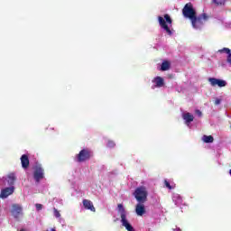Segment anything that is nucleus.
<instances>
[{
	"instance_id": "obj_5",
	"label": "nucleus",
	"mask_w": 231,
	"mask_h": 231,
	"mask_svg": "<svg viewBox=\"0 0 231 231\" xmlns=\"http://www.w3.org/2000/svg\"><path fill=\"white\" fill-rule=\"evenodd\" d=\"M182 15L186 19H189L191 21L194 19V16L197 15L196 9H194V5L192 3H188L184 5L182 9Z\"/></svg>"
},
{
	"instance_id": "obj_9",
	"label": "nucleus",
	"mask_w": 231,
	"mask_h": 231,
	"mask_svg": "<svg viewBox=\"0 0 231 231\" xmlns=\"http://www.w3.org/2000/svg\"><path fill=\"white\" fill-rule=\"evenodd\" d=\"M208 82H210L211 86L213 87L218 86V88H225L226 86V80L218 79L216 78H209Z\"/></svg>"
},
{
	"instance_id": "obj_30",
	"label": "nucleus",
	"mask_w": 231,
	"mask_h": 231,
	"mask_svg": "<svg viewBox=\"0 0 231 231\" xmlns=\"http://www.w3.org/2000/svg\"><path fill=\"white\" fill-rule=\"evenodd\" d=\"M51 231H57V230H55V228H51Z\"/></svg>"
},
{
	"instance_id": "obj_2",
	"label": "nucleus",
	"mask_w": 231,
	"mask_h": 231,
	"mask_svg": "<svg viewBox=\"0 0 231 231\" xmlns=\"http://www.w3.org/2000/svg\"><path fill=\"white\" fill-rule=\"evenodd\" d=\"M208 19H209V16L206 13H203L199 16L198 14H196L194 18L190 20L191 26H193V28H195L196 30H199V28H201L203 24H205L207 21H208Z\"/></svg>"
},
{
	"instance_id": "obj_18",
	"label": "nucleus",
	"mask_w": 231,
	"mask_h": 231,
	"mask_svg": "<svg viewBox=\"0 0 231 231\" xmlns=\"http://www.w3.org/2000/svg\"><path fill=\"white\" fill-rule=\"evenodd\" d=\"M16 180L17 178L15 177V174L10 173L8 175V180H7L8 185H11V186L14 185Z\"/></svg>"
},
{
	"instance_id": "obj_3",
	"label": "nucleus",
	"mask_w": 231,
	"mask_h": 231,
	"mask_svg": "<svg viewBox=\"0 0 231 231\" xmlns=\"http://www.w3.org/2000/svg\"><path fill=\"white\" fill-rule=\"evenodd\" d=\"M134 196L138 203H146L149 192L145 187L141 186L134 190Z\"/></svg>"
},
{
	"instance_id": "obj_17",
	"label": "nucleus",
	"mask_w": 231,
	"mask_h": 231,
	"mask_svg": "<svg viewBox=\"0 0 231 231\" xmlns=\"http://www.w3.org/2000/svg\"><path fill=\"white\" fill-rule=\"evenodd\" d=\"M171 69V62L164 60L161 65V71H169Z\"/></svg>"
},
{
	"instance_id": "obj_14",
	"label": "nucleus",
	"mask_w": 231,
	"mask_h": 231,
	"mask_svg": "<svg viewBox=\"0 0 231 231\" xmlns=\"http://www.w3.org/2000/svg\"><path fill=\"white\" fill-rule=\"evenodd\" d=\"M21 163H22L23 169H28V167H30V159L28 158V155L26 154L22 155Z\"/></svg>"
},
{
	"instance_id": "obj_23",
	"label": "nucleus",
	"mask_w": 231,
	"mask_h": 231,
	"mask_svg": "<svg viewBox=\"0 0 231 231\" xmlns=\"http://www.w3.org/2000/svg\"><path fill=\"white\" fill-rule=\"evenodd\" d=\"M55 217H60V212L58 211L57 208H53Z\"/></svg>"
},
{
	"instance_id": "obj_1",
	"label": "nucleus",
	"mask_w": 231,
	"mask_h": 231,
	"mask_svg": "<svg viewBox=\"0 0 231 231\" xmlns=\"http://www.w3.org/2000/svg\"><path fill=\"white\" fill-rule=\"evenodd\" d=\"M158 21L161 28H162V30L166 32L168 35H172V31L171 30V27H169V25L172 26V18H171V15L166 14H164V18L159 16Z\"/></svg>"
},
{
	"instance_id": "obj_19",
	"label": "nucleus",
	"mask_w": 231,
	"mask_h": 231,
	"mask_svg": "<svg viewBox=\"0 0 231 231\" xmlns=\"http://www.w3.org/2000/svg\"><path fill=\"white\" fill-rule=\"evenodd\" d=\"M202 140L205 143H214V137L212 135H203Z\"/></svg>"
},
{
	"instance_id": "obj_27",
	"label": "nucleus",
	"mask_w": 231,
	"mask_h": 231,
	"mask_svg": "<svg viewBox=\"0 0 231 231\" xmlns=\"http://www.w3.org/2000/svg\"><path fill=\"white\" fill-rule=\"evenodd\" d=\"M227 62H229V64H231V53H229L227 56Z\"/></svg>"
},
{
	"instance_id": "obj_11",
	"label": "nucleus",
	"mask_w": 231,
	"mask_h": 231,
	"mask_svg": "<svg viewBox=\"0 0 231 231\" xmlns=\"http://www.w3.org/2000/svg\"><path fill=\"white\" fill-rule=\"evenodd\" d=\"M83 207L86 210H90V212H97L93 202L89 199H83Z\"/></svg>"
},
{
	"instance_id": "obj_10",
	"label": "nucleus",
	"mask_w": 231,
	"mask_h": 231,
	"mask_svg": "<svg viewBox=\"0 0 231 231\" xmlns=\"http://www.w3.org/2000/svg\"><path fill=\"white\" fill-rule=\"evenodd\" d=\"M143 203L145 202H138L135 206V214L138 216H143V214L146 213L145 205Z\"/></svg>"
},
{
	"instance_id": "obj_29",
	"label": "nucleus",
	"mask_w": 231,
	"mask_h": 231,
	"mask_svg": "<svg viewBox=\"0 0 231 231\" xmlns=\"http://www.w3.org/2000/svg\"><path fill=\"white\" fill-rule=\"evenodd\" d=\"M174 231H181L180 228L173 229Z\"/></svg>"
},
{
	"instance_id": "obj_7",
	"label": "nucleus",
	"mask_w": 231,
	"mask_h": 231,
	"mask_svg": "<svg viewBox=\"0 0 231 231\" xmlns=\"http://www.w3.org/2000/svg\"><path fill=\"white\" fill-rule=\"evenodd\" d=\"M33 178L37 183L44 178V169L41 165H36L34 168Z\"/></svg>"
},
{
	"instance_id": "obj_6",
	"label": "nucleus",
	"mask_w": 231,
	"mask_h": 231,
	"mask_svg": "<svg viewBox=\"0 0 231 231\" xmlns=\"http://www.w3.org/2000/svg\"><path fill=\"white\" fill-rule=\"evenodd\" d=\"M11 214L14 219H19L23 216V207L19 204H13Z\"/></svg>"
},
{
	"instance_id": "obj_22",
	"label": "nucleus",
	"mask_w": 231,
	"mask_h": 231,
	"mask_svg": "<svg viewBox=\"0 0 231 231\" xmlns=\"http://www.w3.org/2000/svg\"><path fill=\"white\" fill-rule=\"evenodd\" d=\"M115 145H116L115 143V141H108L107 142V147H109L110 149H113V147H115Z\"/></svg>"
},
{
	"instance_id": "obj_20",
	"label": "nucleus",
	"mask_w": 231,
	"mask_h": 231,
	"mask_svg": "<svg viewBox=\"0 0 231 231\" xmlns=\"http://www.w3.org/2000/svg\"><path fill=\"white\" fill-rule=\"evenodd\" d=\"M212 2L217 6H225V5L226 4V0H212Z\"/></svg>"
},
{
	"instance_id": "obj_31",
	"label": "nucleus",
	"mask_w": 231,
	"mask_h": 231,
	"mask_svg": "<svg viewBox=\"0 0 231 231\" xmlns=\"http://www.w3.org/2000/svg\"><path fill=\"white\" fill-rule=\"evenodd\" d=\"M20 231H27L26 229H21Z\"/></svg>"
},
{
	"instance_id": "obj_12",
	"label": "nucleus",
	"mask_w": 231,
	"mask_h": 231,
	"mask_svg": "<svg viewBox=\"0 0 231 231\" xmlns=\"http://www.w3.org/2000/svg\"><path fill=\"white\" fill-rule=\"evenodd\" d=\"M152 82L155 84V88H163L165 86V80L160 76L155 77Z\"/></svg>"
},
{
	"instance_id": "obj_13",
	"label": "nucleus",
	"mask_w": 231,
	"mask_h": 231,
	"mask_svg": "<svg viewBox=\"0 0 231 231\" xmlns=\"http://www.w3.org/2000/svg\"><path fill=\"white\" fill-rule=\"evenodd\" d=\"M122 226H125V230L127 231H134V227L129 223V220H127V217L125 218H121Z\"/></svg>"
},
{
	"instance_id": "obj_8",
	"label": "nucleus",
	"mask_w": 231,
	"mask_h": 231,
	"mask_svg": "<svg viewBox=\"0 0 231 231\" xmlns=\"http://www.w3.org/2000/svg\"><path fill=\"white\" fill-rule=\"evenodd\" d=\"M14 190H15V187H14V186L3 189L1 190V194H0L1 199H6V198H8V196H12V194L14 192Z\"/></svg>"
},
{
	"instance_id": "obj_4",
	"label": "nucleus",
	"mask_w": 231,
	"mask_h": 231,
	"mask_svg": "<svg viewBox=\"0 0 231 231\" xmlns=\"http://www.w3.org/2000/svg\"><path fill=\"white\" fill-rule=\"evenodd\" d=\"M91 158H93V152L88 148L81 150L79 154L76 155L78 163H84V162H88Z\"/></svg>"
},
{
	"instance_id": "obj_26",
	"label": "nucleus",
	"mask_w": 231,
	"mask_h": 231,
	"mask_svg": "<svg viewBox=\"0 0 231 231\" xmlns=\"http://www.w3.org/2000/svg\"><path fill=\"white\" fill-rule=\"evenodd\" d=\"M223 51H226V53H227L228 55H230V49L228 48H224Z\"/></svg>"
},
{
	"instance_id": "obj_28",
	"label": "nucleus",
	"mask_w": 231,
	"mask_h": 231,
	"mask_svg": "<svg viewBox=\"0 0 231 231\" xmlns=\"http://www.w3.org/2000/svg\"><path fill=\"white\" fill-rule=\"evenodd\" d=\"M196 113H197V115H199V116H201V115H202L201 111H199V110H196Z\"/></svg>"
},
{
	"instance_id": "obj_16",
	"label": "nucleus",
	"mask_w": 231,
	"mask_h": 231,
	"mask_svg": "<svg viewBox=\"0 0 231 231\" xmlns=\"http://www.w3.org/2000/svg\"><path fill=\"white\" fill-rule=\"evenodd\" d=\"M183 120H185L186 124H190V122H194V116L190 113H186L182 116Z\"/></svg>"
},
{
	"instance_id": "obj_25",
	"label": "nucleus",
	"mask_w": 231,
	"mask_h": 231,
	"mask_svg": "<svg viewBox=\"0 0 231 231\" xmlns=\"http://www.w3.org/2000/svg\"><path fill=\"white\" fill-rule=\"evenodd\" d=\"M219 104H221V99L216 98L215 99V106H219Z\"/></svg>"
},
{
	"instance_id": "obj_21",
	"label": "nucleus",
	"mask_w": 231,
	"mask_h": 231,
	"mask_svg": "<svg viewBox=\"0 0 231 231\" xmlns=\"http://www.w3.org/2000/svg\"><path fill=\"white\" fill-rule=\"evenodd\" d=\"M164 185L170 190H172V189H174L172 186H171V183L167 180H164Z\"/></svg>"
},
{
	"instance_id": "obj_15",
	"label": "nucleus",
	"mask_w": 231,
	"mask_h": 231,
	"mask_svg": "<svg viewBox=\"0 0 231 231\" xmlns=\"http://www.w3.org/2000/svg\"><path fill=\"white\" fill-rule=\"evenodd\" d=\"M117 208L118 212H120L121 219L127 217V212L125 211V208H124L123 204H118Z\"/></svg>"
},
{
	"instance_id": "obj_24",
	"label": "nucleus",
	"mask_w": 231,
	"mask_h": 231,
	"mask_svg": "<svg viewBox=\"0 0 231 231\" xmlns=\"http://www.w3.org/2000/svg\"><path fill=\"white\" fill-rule=\"evenodd\" d=\"M36 210L39 212L40 210H42V204H35Z\"/></svg>"
}]
</instances>
